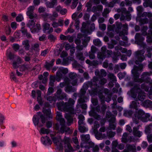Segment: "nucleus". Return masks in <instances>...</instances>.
Instances as JSON below:
<instances>
[{"mask_svg":"<svg viewBox=\"0 0 152 152\" xmlns=\"http://www.w3.org/2000/svg\"><path fill=\"white\" fill-rule=\"evenodd\" d=\"M96 75L100 76H94L90 81H88L85 84L87 87H90L91 90H89V93L91 95H96L100 91L101 88L107 82V80L103 77H105L107 73L105 70L103 69L101 70L100 72H98L97 74L95 72Z\"/></svg>","mask_w":152,"mask_h":152,"instance_id":"1","label":"nucleus"},{"mask_svg":"<svg viewBox=\"0 0 152 152\" xmlns=\"http://www.w3.org/2000/svg\"><path fill=\"white\" fill-rule=\"evenodd\" d=\"M75 102V101L73 99L69 98L67 102H64V101H61L57 102V106L58 110L61 111L74 113V105Z\"/></svg>","mask_w":152,"mask_h":152,"instance_id":"2","label":"nucleus"},{"mask_svg":"<svg viewBox=\"0 0 152 152\" xmlns=\"http://www.w3.org/2000/svg\"><path fill=\"white\" fill-rule=\"evenodd\" d=\"M150 116L149 113H145L143 110L140 109L135 112L133 117V121L136 124L139 123V120L144 122H146L148 121V118Z\"/></svg>","mask_w":152,"mask_h":152,"instance_id":"3","label":"nucleus"},{"mask_svg":"<svg viewBox=\"0 0 152 152\" xmlns=\"http://www.w3.org/2000/svg\"><path fill=\"white\" fill-rule=\"evenodd\" d=\"M107 107L106 105L104 104H102L101 106L98 105L95 107H92L91 110L90 112L89 115L93 117L95 119L99 120L101 119L100 116L97 114L95 111L104 114L105 113Z\"/></svg>","mask_w":152,"mask_h":152,"instance_id":"4","label":"nucleus"},{"mask_svg":"<svg viewBox=\"0 0 152 152\" xmlns=\"http://www.w3.org/2000/svg\"><path fill=\"white\" fill-rule=\"evenodd\" d=\"M131 92L132 97L135 98L137 97V94H138V98L139 100L143 101L145 99V93L142 92L140 88V85L138 84L134 85V87L131 88Z\"/></svg>","mask_w":152,"mask_h":152,"instance_id":"5","label":"nucleus"},{"mask_svg":"<svg viewBox=\"0 0 152 152\" xmlns=\"http://www.w3.org/2000/svg\"><path fill=\"white\" fill-rule=\"evenodd\" d=\"M81 140L83 142L80 144L81 148L84 147L86 149H89L94 146V143L91 142H88L90 136L89 134L82 135L80 136Z\"/></svg>","mask_w":152,"mask_h":152,"instance_id":"6","label":"nucleus"},{"mask_svg":"<svg viewBox=\"0 0 152 152\" xmlns=\"http://www.w3.org/2000/svg\"><path fill=\"white\" fill-rule=\"evenodd\" d=\"M101 51L99 52L97 55V58L100 61H103L106 57H109L112 54V51L107 50L105 46L101 48Z\"/></svg>","mask_w":152,"mask_h":152,"instance_id":"7","label":"nucleus"},{"mask_svg":"<svg viewBox=\"0 0 152 152\" xmlns=\"http://www.w3.org/2000/svg\"><path fill=\"white\" fill-rule=\"evenodd\" d=\"M116 26L115 31L119 36H121L127 34V30L128 29L127 24L125 23L123 25L121 23H118L116 24Z\"/></svg>","mask_w":152,"mask_h":152,"instance_id":"8","label":"nucleus"},{"mask_svg":"<svg viewBox=\"0 0 152 152\" xmlns=\"http://www.w3.org/2000/svg\"><path fill=\"white\" fill-rule=\"evenodd\" d=\"M37 18L30 19L31 20H29L28 23L27 24V27L30 28V31L32 33H35L39 32L41 29L40 24H37L36 26L35 27V22Z\"/></svg>","mask_w":152,"mask_h":152,"instance_id":"9","label":"nucleus"},{"mask_svg":"<svg viewBox=\"0 0 152 152\" xmlns=\"http://www.w3.org/2000/svg\"><path fill=\"white\" fill-rule=\"evenodd\" d=\"M145 52L144 50H141L134 52V57L135 60V62L136 64H139L145 59V58L144 56Z\"/></svg>","mask_w":152,"mask_h":152,"instance_id":"10","label":"nucleus"},{"mask_svg":"<svg viewBox=\"0 0 152 152\" xmlns=\"http://www.w3.org/2000/svg\"><path fill=\"white\" fill-rule=\"evenodd\" d=\"M66 94L63 92L61 89H59L55 94L53 100L55 101L57 100L58 101L62 100L66 98Z\"/></svg>","mask_w":152,"mask_h":152,"instance_id":"11","label":"nucleus"},{"mask_svg":"<svg viewBox=\"0 0 152 152\" xmlns=\"http://www.w3.org/2000/svg\"><path fill=\"white\" fill-rule=\"evenodd\" d=\"M60 125L61 126L60 128V125L59 124H56L55 126V129L57 130H58L59 132L62 134L63 133L65 132H66L67 131L69 130L70 128L69 127L66 128L65 125V121L64 122H60Z\"/></svg>","mask_w":152,"mask_h":152,"instance_id":"12","label":"nucleus"},{"mask_svg":"<svg viewBox=\"0 0 152 152\" xmlns=\"http://www.w3.org/2000/svg\"><path fill=\"white\" fill-rule=\"evenodd\" d=\"M50 137L54 144L56 145L59 146L60 149H62L63 148L62 143L63 141L60 137H55L52 134H50Z\"/></svg>","mask_w":152,"mask_h":152,"instance_id":"13","label":"nucleus"},{"mask_svg":"<svg viewBox=\"0 0 152 152\" xmlns=\"http://www.w3.org/2000/svg\"><path fill=\"white\" fill-rule=\"evenodd\" d=\"M34 6H30L27 8L28 11L26 12V15L30 19L37 18V15L34 13Z\"/></svg>","mask_w":152,"mask_h":152,"instance_id":"14","label":"nucleus"},{"mask_svg":"<svg viewBox=\"0 0 152 152\" xmlns=\"http://www.w3.org/2000/svg\"><path fill=\"white\" fill-rule=\"evenodd\" d=\"M64 147L65 148V152H73V150L71 146L69 138H65L64 140Z\"/></svg>","mask_w":152,"mask_h":152,"instance_id":"15","label":"nucleus"},{"mask_svg":"<svg viewBox=\"0 0 152 152\" xmlns=\"http://www.w3.org/2000/svg\"><path fill=\"white\" fill-rule=\"evenodd\" d=\"M150 75V73L148 72H143L141 78H140V83H142L145 82L147 83L149 82L150 78L149 76Z\"/></svg>","mask_w":152,"mask_h":152,"instance_id":"16","label":"nucleus"},{"mask_svg":"<svg viewBox=\"0 0 152 152\" xmlns=\"http://www.w3.org/2000/svg\"><path fill=\"white\" fill-rule=\"evenodd\" d=\"M68 77L71 79H74L72 82L71 84L73 86L76 85L78 80L76 78L77 77L76 74L75 72H71L69 74Z\"/></svg>","mask_w":152,"mask_h":152,"instance_id":"17","label":"nucleus"},{"mask_svg":"<svg viewBox=\"0 0 152 152\" xmlns=\"http://www.w3.org/2000/svg\"><path fill=\"white\" fill-rule=\"evenodd\" d=\"M41 140L42 144L48 146L52 144L51 140L47 136L42 137Z\"/></svg>","mask_w":152,"mask_h":152,"instance_id":"18","label":"nucleus"},{"mask_svg":"<svg viewBox=\"0 0 152 152\" xmlns=\"http://www.w3.org/2000/svg\"><path fill=\"white\" fill-rule=\"evenodd\" d=\"M67 86L65 87V91L67 93L74 92H75L76 89L74 87L69 85V80L66 82Z\"/></svg>","mask_w":152,"mask_h":152,"instance_id":"19","label":"nucleus"},{"mask_svg":"<svg viewBox=\"0 0 152 152\" xmlns=\"http://www.w3.org/2000/svg\"><path fill=\"white\" fill-rule=\"evenodd\" d=\"M108 77L111 80L112 82H110L109 85L111 86L112 87L114 86L113 83H115L116 81V78L113 74L109 73L108 75Z\"/></svg>","mask_w":152,"mask_h":152,"instance_id":"20","label":"nucleus"},{"mask_svg":"<svg viewBox=\"0 0 152 152\" xmlns=\"http://www.w3.org/2000/svg\"><path fill=\"white\" fill-rule=\"evenodd\" d=\"M50 25L47 23H45L43 25V31L45 32L46 30H48L47 33L49 34L53 31V29L52 27L50 28Z\"/></svg>","mask_w":152,"mask_h":152,"instance_id":"21","label":"nucleus"},{"mask_svg":"<svg viewBox=\"0 0 152 152\" xmlns=\"http://www.w3.org/2000/svg\"><path fill=\"white\" fill-rule=\"evenodd\" d=\"M138 129V127H134L133 129V133L134 136L140 137L142 133V132L139 131Z\"/></svg>","mask_w":152,"mask_h":152,"instance_id":"22","label":"nucleus"},{"mask_svg":"<svg viewBox=\"0 0 152 152\" xmlns=\"http://www.w3.org/2000/svg\"><path fill=\"white\" fill-rule=\"evenodd\" d=\"M135 38L136 40L138 42V43H142V41L144 39V37L142 36L139 33H137L135 36Z\"/></svg>","mask_w":152,"mask_h":152,"instance_id":"23","label":"nucleus"},{"mask_svg":"<svg viewBox=\"0 0 152 152\" xmlns=\"http://www.w3.org/2000/svg\"><path fill=\"white\" fill-rule=\"evenodd\" d=\"M79 99L77 100V106H79L81 104L86 103V100L88 99V98L87 96H79Z\"/></svg>","mask_w":152,"mask_h":152,"instance_id":"24","label":"nucleus"},{"mask_svg":"<svg viewBox=\"0 0 152 152\" xmlns=\"http://www.w3.org/2000/svg\"><path fill=\"white\" fill-rule=\"evenodd\" d=\"M55 61V59H53L49 62H46L45 67L46 69L47 70H49L54 65V62Z\"/></svg>","mask_w":152,"mask_h":152,"instance_id":"25","label":"nucleus"},{"mask_svg":"<svg viewBox=\"0 0 152 152\" xmlns=\"http://www.w3.org/2000/svg\"><path fill=\"white\" fill-rule=\"evenodd\" d=\"M12 63V66L14 68L16 69L18 67V64L21 63V59L19 57H17V58Z\"/></svg>","mask_w":152,"mask_h":152,"instance_id":"26","label":"nucleus"},{"mask_svg":"<svg viewBox=\"0 0 152 152\" xmlns=\"http://www.w3.org/2000/svg\"><path fill=\"white\" fill-rule=\"evenodd\" d=\"M22 45H23L25 50L28 51L29 50L30 45L28 40H26L23 41L22 42Z\"/></svg>","mask_w":152,"mask_h":152,"instance_id":"27","label":"nucleus"},{"mask_svg":"<svg viewBox=\"0 0 152 152\" xmlns=\"http://www.w3.org/2000/svg\"><path fill=\"white\" fill-rule=\"evenodd\" d=\"M65 118L67 120L68 125H70L71 123L73 121V117L71 114H66L65 115Z\"/></svg>","mask_w":152,"mask_h":152,"instance_id":"28","label":"nucleus"},{"mask_svg":"<svg viewBox=\"0 0 152 152\" xmlns=\"http://www.w3.org/2000/svg\"><path fill=\"white\" fill-rule=\"evenodd\" d=\"M132 74L133 75L134 80L135 82H136L140 83V78H139L140 74L137 72H133L132 71Z\"/></svg>","mask_w":152,"mask_h":152,"instance_id":"29","label":"nucleus"},{"mask_svg":"<svg viewBox=\"0 0 152 152\" xmlns=\"http://www.w3.org/2000/svg\"><path fill=\"white\" fill-rule=\"evenodd\" d=\"M76 57L79 60L83 61L85 57L83 56V53L82 52H78L76 54Z\"/></svg>","mask_w":152,"mask_h":152,"instance_id":"30","label":"nucleus"},{"mask_svg":"<svg viewBox=\"0 0 152 152\" xmlns=\"http://www.w3.org/2000/svg\"><path fill=\"white\" fill-rule=\"evenodd\" d=\"M139 104V102H137L136 101H132L130 104L129 107L131 108L135 109L136 110H137L138 109V105Z\"/></svg>","mask_w":152,"mask_h":152,"instance_id":"31","label":"nucleus"},{"mask_svg":"<svg viewBox=\"0 0 152 152\" xmlns=\"http://www.w3.org/2000/svg\"><path fill=\"white\" fill-rule=\"evenodd\" d=\"M103 7L102 5H98L97 6H94L92 8V11L95 12L97 11H102V10Z\"/></svg>","mask_w":152,"mask_h":152,"instance_id":"32","label":"nucleus"},{"mask_svg":"<svg viewBox=\"0 0 152 152\" xmlns=\"http://www.w3.org/2000/svg\"><path fill=\"white\" fill-rule=\"evenodd\" d=\"M9 51V50H8L7 51V57L10 60H15L17 58H16V56L14 54L12 53L11 52H10L9 50V53H8V52Z\"/></svg>","mask_w":152,"mask_h":152,"instance_id":"33","label":"nucleus"},{"mask_svg":"<svg viewBox=\"0 0 152 152\" xmlns=\"http://www.w3.org/2000/svg\"><path fill=\"white\" fill-rule=\"evenodd\" d=\"M144 106L147 108H152V101L150 100L145 101L143 103Z\"/></svg>","mask_w":152,"mask_h":152,"instance_id":"34","label":"nucleus"},{"mask_svg":"<svg viewBox=\"0 0 152 152\" xmlns=\"http://www.w3.org/2000/svg\"><path fill=\"white\" fill-rule=\"evenodd\" d=\"M56 80V77L55 76L51 75L50 76L49 83L50 86L53 87L54 86V83L55 81Z\"/></svg>","mask_w":152,"mask_h":152,"instance_id":"35","label":"nucleus"},{"mask_svg":"<svg viewBox=\"0 0 152 152\" xmlns=\"http://www.w3.org/2000/svg\"><path fill=\"white\" fill-rule=\"evenodd\" d=\"M56 118L57 120L59 121L60 123L62 122H64L65 121L64 118H62V116L61 115V113L60 112H57Z\"/></svg>","mask_w":152,"mask_h":152,"instance_id":"36","label":"nucleus"},{"mask_svg":"<svg viewBox=\"0 0 152 152\" xmlns=\"http://www.w3.org/2000/svg\"><path fill=\"white\" fill-rule=\"evenodd\" d=\"M78 118L79 119L78 121V125H84V121L85 120L84 116L82 114H80L79 115Z\"/></svg>","mask_w":152,"mask_h":152,"instance_id":"37","label":"nucleus"},{"mask_svg":"<svg viewBox=\"0 0 152 152\" xmlns=\"http://www.w3.org/2000/svg\"><path fill=\"white\" fill-rule=\"evenodd\" d=\"M43 16L45 18H48L50 20L53 21L56 18L53 17L51 14L45 13L43 15Z\"/></svg>","mask_w":152,"mask_h":152,"instance_id":"38","label":"nucleus"},{"mask_svg":"<svg viewBox=\"0 0 152 152\" xmlns=\"http://www.w3.org/2000/svg\"><path fill=\"white\" fill-rule=\"evenodd\" d=\"M43 112L49 118H53L52 115L50 114L51 112L50 110V108H48L47 109H44L43 108Z\"/></svg>","mask_w":152,"mask_h":152,"instance_id":"39","label":"nucleus"},{"mask_svg":"<svg viewBox=\"0 0 152 152\" xmlns=\"http://www.w3.org/2000/svg\"><path fill=\"white\" fill-rule=\"evenodd\" d=\"M143 68V65L142 64H139V66H134V67L133 70L132 71L133 72H138L139 71L141 70Z\"/></svg>","mask_w":152,"mask_h":152,"instance_id":"40","label":"nucleus"},{"mask_svg":"<svg viewBox=\"0 0 152 152\" xmlns=\"http://www.w3.org/2000/svg\"><path fill=\"white\" fill-rule=\"evenodd\" d=\"M152 124H150L149 125L145 127V132L146 134H150L152 131Z\"/></svg>","mask_w":152,"mask_h":152,"instance_id":"41","label":"nucleus"},{"mask_svg":"<svg viewBox=\"0 0 152 152\" xmlns=\"http://www.w3.org/2000/svg\"><path fill=\"white\" fill-rule=\"evenodd\" d=\"M57 72H58V74L63 73L64 74H66L68 72V69L67 68H64L63 67H61L59 68V70Z\"/></svg>","mask_w":152,"mask_h":152,"instance_id":"42","label":"nucleus"},{"mask_svg":"<svg viewBox=\"0 0 152 152\" xmlns=\"http://www.w3.org/2000/svg\"><path fill=\"white\" fill-rule=\"evenodd\" d=\"M40 133L42 134H48L49 133V130L48 129H46L44 128H42L39 131Z\"/></svg>","mask_w":152,"mask_h":152,"instance_id":"43","label":"nucleus"},{"mask_svg":"<svg viewBox=\"0 0 152 152\" xmlns=\"http://www.w3.org/2000/svg\"><path fill=\"white\" fill-rule=\"evenodd\" d=\"M148 29V27L147 26H144L142 27L141 31L142 33V34L144 36L147 35V31Z\"/></svg>","mask_w":152,"mask_h":152,"instance_id":"44","label":"nucleus"},{"mask_svg":"<svg viewBox=\"0 0 152 152\" xmlns=\"http://www.w3.org/2000/svg\"><path fill=\"white\" fill-rule=\"evenodd\" d=\"M93 42L94 45L96 46H100L102 45L101 41L98 39H94Z\"/></svg>","mask_w":152,"mask_h":152,"instance_id":"45","label":"nucleus"},{"mask_svg":"<svg viewBox=\"0 0 152 152\" xmlns=\"http://www.w3.org/2000/svg\"><path fill=\"white\" fill-rule=\"evenodd\" d=\"M117 43V42L115 40H113L112 41V42L111 43H108V48L109 49H112L114 48L115 45H116Z\"/></svg>","mask_w":152,"mask_h":152,"instance_id":"46","label":"nucleus"},{"mask_svg":"<svg viewBox=\"0 0 152 152\" xmlns=\"http://www.w3.org/2000/svg\"><path fill=\"white\" fill-rule=\"evenodd\" d=\"M79 130L80 132L84 133L88 131V129L86 128L84 126L79 125Z\"/></svg>","mask_w":152,"mask_h":152,"instance_id":"47","label":"nucleus"},{"mask_svg":"<svg viewBox=\"0 0 152 152\" xmlns=\"http://www.w3.org/2000/svg\"><path fill=\"white\" fill-rule=\"evenodd\" d=\"M133 112L132 110H126L124 113V116H126L130 117L132 115Z\"/></svg>","mask_w":152,"mask_h":152,"instance_id":"48","label":"nucleus"},{"mask_svg":"<svg viewBox=\"0 0 152 152\" xmlns=\"http://www.w3.org/2000/svg\"><path fill=\"white\" fill-rule=\"evenodd\" d=\"M22 69L23 71L26 70H31V66L30 65H23L21 67V69Z\"/></svg>","mask_w":152,"mask_h":152,"instance_id":"49","label":"nucleus"},{"mask_svg":"<svg viewBox=\"0 0 152 152\" xmlns=\"http://www.w3.org/2000/svg\"><path fill=\"white\" fill-rule=\"evenodd\" d=\"M75 28L77 29H79L80 28L79 24L80 23L79 18H77L75 20Z\"/></svg>","mask_w":152,"mask_h":152,"instance_id":"50","label":"nucleus"},{"mask_svg":"<svg viewBox=\"0 0 152 152\" xmlns=\"http://www.w3.org/2000/svg\"><path fill=\"white\" fill-rule=\"evenodd\" d=\"M126 147L127 149L129 151H133L135 149V147L134 146H133L132 145L127 144L126 145Z\"/></svg>","mask_w":152,"mask_h":152,"instance_id":"51","label":"nucleus"},{"mask_svg":"<svg viewBox=\"0 0 152 152\" xmlns=\"http://www.w3.org/2000/svg\"><path fill=\"white\" fill-rule=\"evenodd\" d=\"M23 16L21 14H19L16 17V20L18 22H20L23 20Z\"/></svg>","mask_w":152,"mask_h":152,"instance_id":"52","label":"nucleus"},{"mask_svg":"<svg viewBox=\"0 0 152 152\" xmlns=\"http://www.w3.org/2000/svg\"><path fill=\"white\" fill-rule=\"evenodd\" d=\"M56 80L58 82H59L61 78L62 77V75L61 73L58 74V72H56Z\"/></svg>","mask_w":152,"mask_h":152,"instance_id":"53","label":"nucleus"},{"mask_svg":"<svg viewBox=\"0 0 152 152\" xmlns=\"http://www.w3.org/2000/svg\"><path fill=\"white\" fill-rule=\"evenodd\" d=\"M86 26V23L83 22L82 24L83 29L81 30L82 32L86 33L88 32V30L85 29Z\"/></svg>","mask_w":152,"mask_h":152,"instance_id":"54","label":"nucleus"},{"mask_svg":"<svg viewBox=\"0 0 152 152\" xmlns=\"http://www.w3.org/2000/svg\"><path fill=\"white\" fill-rule=\"evenodd\" d=\"M39 119L36 117H34L33 118V122L34 125L36 126L38 124Z\"/></svg>","mask_w":152,"mask_h":152,"instance_id":"55","label":"nucleus"},{"mask_svg":"<svg viewBox=\"0 0 152 152\" xmlns=\"http://www.w3.org/2000/svg\"><path fill=\"white\" fill-rule=\"evenodd\" d=\"M10 78L15 81L16 82L17 81V79L15 75L14 72H12L11 73L10 75Z\"/></svg>","mask_w":152,"mask_h":152,"instance_id":"56","label":"nucleus"},{"mask_svg":"<svg viewBox=\"0 0 152 152\" xmlns=\"http://www.w3.org/2000/svg\"><path fill=\"white\" fill-rule=\"evenodd\" d=\"M148 19L147 18L141 19L140 20V22L142 24H144L148 23Z\"/></svg>","mask_w":152,"mask_h":152,"instance_id":"57","label":"nucleus"},{"mask_svg":"<svg viewBox=\"0 0 152 152\" xmlns=\"http://www.w3.org/2000/svg\"><path fill=\"white\" fill-rule=\"evenodd\" d=\"M5 32L7 35H10L11 32V29L9 26L5 28Z\"/></svg>","mask_w":152,"mask_h":152,"instance_id":"58","label":"nucleus"},{"mask_svg":"<svg viewBox=\"0 0 152 152\" xmlns=\"http://www.w3.org/2000/svg\"><path fill=\"white\" fill-rule=\"evenodd\" d=\"M48 39L52 41L56 39V37L52 34H50L48 36Z\"/></svg>","mask_w":152,"mask_h":152,"instance_id":"59","label":"nucleus"},{"mask_svg":"<svg viewBox=\"0 0 152 152\" xmlns=\"http://www.w3.org/2000/svg\"><path fill=\"white\" fill-rule=\"evenodd\" d=\"M147 138L148 142L151 143L152 142V133L148 134Z\"/></svg>","mask_w":152,"mask_h":152,"instance_id":"60","label":"nucleus"},{"mask_svg":"<svg viewBox=\"0 0 152 152\" xmlns=\"http://www.w3.org/2000/svg\"><path fill=\"white\" fill-rule=\"evenodd\" d=\"M86 91L84 89H81L80 90V93L79 96H85L86 93Z\"/></svg>","mask_w":152,"mask_h":152,"instance_id":"61","label":"nucleus"},{"mask_svg":"<svg viewBox=\"0 0 152 152\" xmlns=\"http://www.w3.org/2000/svg\"><path fill=\"white\" fill-rule=\"evenodd\" d=\"M13 48L15 51H17L19 48V45L18 44H13Z\"/></svg>","mask_w":152,"mask_h":152,"instance_id":"62","label":"nucleus"},{"mask_svg":"<svg viewBox=\"0 0 152 152\" xmlns=\"http://www.w3.org/2000/svg\"><path fill=\"white\" fill-rule=\"evenodd\" d=\"M69 36H65L63 34H61L60 36V39L61 40H67L68 39Z\"/></svg>","mask_w":152,"mask_h":152,"instance_id":"63","label":"nucleus"},{"mask_svg":"<svg viewBox=\"0 0 152 152\" xmlns=\"http://www.w3.org/2000/svg\"><path fill=\"white\" fill-rule=\"evenodd\" d=\"M95 53H91L90 52H89V56L91 59H93L95 58Z\"/></svg>","mask_w":152,"mask_h":152,"instance_id":"64","label":"nucleus"}]
</instances>
